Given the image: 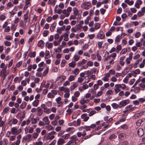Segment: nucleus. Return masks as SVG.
I'll return each mask as SVG.
<instances>
[{"instance_id": "nucleus-1", "label": "nucleus", "mask_w": 145, "mask_h": 145, "mask_svg": "<svg viewBox=\"0 0 145 145\" xmlns=\"http://www.w3.org/2000/svg\"><path fill=\"white\" fill-rule=\"evenodd\" d=\"M77 136H76L73 135L70 138L71 140L69 141L66 144L67 145H75L76 144V141L78 140V139L76 138Z\"/></svg>"}, {"instance_id": "nucleus-2", "label": "nucleus", "mask_w": 145, "mask_h": 145, "mask_svg": "<svg viewBox=\"0 0 145 145\" xmlns=\"http://www.w3.org/2000/svg\"><path fill=\"white\" fill-rule=\"evenodd\" d=\"M22 130L20 128L18 130L17 128L15 127H12L11 129L10 132L13 135H18L21 133Z\"/></svg>"}, {"instance_id": "nucleus-3", "label": "nucleus", "mask_w": 145, "mask_h": 145, "mask_svg": "<svg viewBox=\"0 0 145 145\" xmlns=\"http://www.w3.org/2000/svg\"><path fill=\"white\" fill-rule=\"evenodd\" d=\"M91 6V4L89 2H85L82 5V7L83 8L86 9H89Z\"/></svg>"}, {"instance_id": "nucleus-4", "label": "nucleus", "mask_w": 145, "mask_h": 145, "mask_svg": "<svg viewBox=\"0 0 145 145\" xmlns=\"http://www.w3.org/2000/svg\"><path fill=\"white\" fill-rule=\"evenodd\" d=\"M129 103V99H127L125 100H123L120 101L119 104L121 105L122 106H124L126 105Z\"/></svg>"}, {"instance_id": "nucleus-5", "label": "nucleus", "mask_w": 145, "mask_h": 145, "mask_svg": "<svg viewBox=\"0 0 145 145\" xmlns=\"http://www.w3.org/2000/svg\"><path fill=\"white\" fill-rule=\"evenodd\" d=\"M66 76L64 75H61L59 76L57 78L56 81L58 82V83H61L66 79Z\"/></svg>"}, {"instance_id": "nucleus-6", "label": "nucleus", "mask_w": 145, "mask_h": 145, "mask_svg": "<svg viewBox=\"0 0 145 145\" xmlns=\"http://www.w3.org/2000/svg\"><path fill=\"white\" fill-rule=\"evenodd\" d=\"M138 135L139 137L142 136L144 134L143 129L141 128H139L137 131Z\"/></svg>"}, {"instance_id": "nucleus-7", "label": "nucleus", "mask_w": 145, "mask_h": 145, "mask_svg": "<svg viewBox=\"0 0 145 145\" xmlns=\"http://www.w3.org/2000/svg\"><path fill=\"white\" fill-rule=\"evenodd\" d=\"M87 116V114L86 113L84 114L81 115V118L83 119L84 121H86L89 119V117Z\"/></svg>"}, {"instance_id": "nucleus-8", "label": "nucleus", "mask_w": 145, "mask_h": 145, "mask_svg": "<svg viewBox=\"0 0 145 145\" xmlns=\"http://www.w3.org/2000/svg\"><path fill=\"white\" fill-rule=\"evenodd\" d=\"M144 113L143 111L139 113L135 114L133 117V119H135L140 117Z\"/></svg>"}, {"instance_id": "nucleus-9", "label": "nucleus", "mask_w": 145, "mask_h": 145, "mask_svg": "<svg viewBox=\"0 0 145 145\" xmlns=\"http://www.w3.org/2000/svg\"><path fill=\"white\" fill-rule=\"evenodd\" d=\"M98 38L101 39H103L105 37V34L103 31H100L97 35Z\"/></svg>"}, {"instance_id": "nucleus-10", "label": "nucleus", "mask_w": 145, "mask_h": 145, "mask_svg": "<svg viewBox=\"0 0 145 145\" xmlns=\"http://www.w3.org/2000/svg\"><path fill=\"white\" fill-rule=\"evenodd\" d=\"M120 84H117L115 85V88L114 90L116 94L118 93L120 91Z\"/></svg>"}, {"instance_id": "nucleus-11", "label": "nucleus", "mask_w": 145, "mask_h": 145, "mask_svg": "<svg viewBox=\"0 0 145 145\" xmlns=\"http://www.w3.org/2000/svg\"><path fill=\"white\" fill-rule=\"evenodd\" d=\"M78 85V84L77 82L74 83L71 86L70 88V90L72 91L74 90L75 88H76Z\"/></svg>"}, {"instance_id": "nucleus-12", "label": "nucleus", "mask_w": 145, "mask_h": 145, "mask_svg": "<svg viewBox=\"0 0 145 145\" xmlns=\"http://www.w3.org/2000/svg\"><path fill=\"white\" fill-rule=\"evenodd\" d=\"M5 72L6 71H4L3 69H2L1 72V74L2 75V79L3 81L5 80L7 75V74Z\"/></svg>"}, {"instance_id": "nucleus-13", "label": "nucleus", "mask_w": 145, "mask_h": 145, "mask_svg": "<svg viewBox=\"0 0 145 145\" xmlns=\"http://www.w3.org/2000/svg\"><path fill=\"white\" fill-rule=\"evenodd\" d=\"M44 41L42 40H41L39 41L37 45L39 47H40L42 48V47H44Z\"/></svg>"}, {"instance_id": "nucleus-14", "label": "nucleus", "mask_w": 145, "mask_h": 145, "mask_svg": "<svg viewBox=\"0 0 145 145\" xmlns=\"http://www.w3.org/2000/svg\"><path fill=\"white\" fill-rule=\"evenodd\" d=\"M42 120L45 124L47 125L49 124L50 123V121L49 120L47 116L44 117L43 118Z\"/></svg>"}, {"instance_id": "nucleus-15", "label": "nucleus", "mask_w": 145, "mask_h": 145, "mask_svg": "<svg viewBox=\"0 0 145 145\" xmlns=\"http://www.w3.org/2000/svg\"><path fill=\"white\" fill-rule=\"evenodd\" d=\"M20 25L23 29H25L27 26L26 24H24L23 20H21L20 23Z\"/></svg>"}, {"instance_id": "nucleus-16", "label": "nucleus", "mask_w": 145, "mask_h": 145, "mask_svg": "<svg viewBox=\"0 0 145 145\" xmlns=\"http://www.w3.org/2000/svg\"><path fill=\"white\" fill-rule=\"evenodd\" d=\"M125 58V56H124L123 57H120L119 63H120V64L122 66H123L124 65V63L123 61V60Z\"/></svg>"}, {"instance_id": "nucleus-17", "label": "nucleus", "mask_w": 145, "mask_h": 145, "mask_svg": "<svg viewBox=\"0 0 145 145\" xmlns=\"http://www.w3.org/2000/svg\"><path fill=\"white\" fill-rule=\"evenodd\" d=\"M28 12H27L24 15V22L25 23H26L27 22V19H28Z\"/></svg>"}, {"instance_id": "nucleus-18", "label": "nucleus", "mask_w": 145, "mask_h": 145, "mask_svg": "<svg viewBox=\"0 0 145 145\" xmlns=\"http://www.w3.org/2000/svg\"><path fill=\"white\" fill-rule=\"evenodd\" d=\"M69 35L68 34V33H66L64 34V35L63 36V37H64V40L65 41H67L69 40V38H68Z\"/></svg>"}, {"instance_id": "nucleus-19", "label": "nucleus", "mask_w": 145, "mask_h": 145, "mask_svg": "<svg viewBox=\"0 0 145 145\" xmlns=\"http://www.w3.org/2000/svg\"><path fill=\"white\" fill-rule=\"evenodd\" d=\"M37 109V114L39 116H41L43 113L42 109L39 107H38Z\"/></svg>"}, {"instance_id": "nucleus-20", "label": "nucleus", "mask_w": 145, "mask_h": 145, "mask_svg": "<svg viewBox=\"0 0 145 145\" xmlns=\"http://www.w3.org/2000/svg\"><path fill=\"white\" fill-rule=\"evenodd\" d=\"M72 10L74 12V14L75 16L78 15V11L76 8L75 7Z\"/></svg>"}, {"instance_id": "nucleus-21", "label": "nucleus", "mask_w": 145, "mask_h": 145, "mask_svg": "<svg viewBox=\"0 0 145 145\" xmlns=\"http://www.w3.org/2000/svg\"><path fill=\"white\" fill-rule=\"evenodd\" d=\"M64 141L65 140L63 139V138H60L57 141V144L59 145H61L64 143Z\"/></svg>"}, {"instance_id": "nucleus-22", "label": "nucleus", "mask_w": 145, "mask_h": 145, "mask_svg": "<svg viewBox=\"0 0 145 145\" xmlns=\"http://www.w3.org/2000/svg\"><path fill=\"white\" fill-rule=\"evenodd\" d=\"M12 121V123L10 124V125H11L12 124L14 125L16 124L18 122V120L16 118H13L12 120H11L10 122Z\"/></svg>"}, {"instance_id": "nucleus-23", "label": "nucleus", "mask_w": 145, "mask_h": 145, "mask_svg": "<svg viewBox=\"0 0 145 145\" xmlns=\"http://www.w3.org/2000/svg\"><path fill=\"white\" fill-rule=\"evenodd\" d=\"M111 106L114 109H117L119 107V105L115 103H112L111 104Z\"/></svg>"}, {"instance_id": "nucleus-24", "label": "nucleus", "mask_w": 145, "mask_h": 145, "mask_svg": "<svg viewBox=\"0 0 145 145\" xmlns=\"http://www.w3.org/2000/svg\"><path fill=\"white\" fill-rule=\"evenodd\" d=\"M39 103V100H35L32 103L33 106L36 107L37 106Z\"/></svg>"}, {"instance_id": "nucleus-25", "label": "nucleus", "mask_w": 145, "mask_h": 145, "mask_svg": "<svg viewBox=\"0 0 145 145\" xmlns=\"http://www.w3.org/2000/svg\"><path fill=\"white\" fill-rule=\"evenodd\" d=\"M76 65V62L74 61H72V62L70 63L69 64V65L72 68L75 67Z\"/></svg>"}, {"instance_id": "nucleus-26", "label": "nucleus", "mask_w": 145, "mask_h": 145, "mask_svg": "<svg viewBox=\"0 0 145 145\" xmlns=\"http://www.w3.org/2000/svg\"><path fill=\"white\" fill-rule=\"evenodd\" d=\"M27 103L26 102H23L20 106V108L22 109H24L26 107Z\"/></svg>"}, {"instance_id": "nucleus-27", "label": "nucleus", "mask_w": 145, "mask_h": 145, "mask_svg": "<svg viewBox=\"0 0 145 145\" xmlns=\"http://www.w3.org/2000/svg\"><path fill=\"white\" fill-rule=\"evenodd\" d=\"M143 121V119L141 120H139L137 121L136 123V125L138 126H140L141 125Z\"/></svg>"}, {"instance_id": "nucleus-28", "label": "nucleus", "mask_w": 145, "mask_h": 145, "mask_svg": "<svg viewBox=\"0 0 145 145\" xmlns=\"http://www.w3.org/2000/svg\"><path fill=\"white\" fill-rule=\"evenodd\" d=\"M121 39L120 36V35H118L117 36L115 40V43H117L119 41H120V40Z\"/></svg>"}, {"instance_id": "nucleus-29", "label": "nucleus", "mask_w": 145, "mask_h": 145, "mask_svg": "<svg viewBox=\"0 0 145 145\" xmlns=\"http://www.w3.org/2000/svg\"><path fill=\"white\" fill-rule=\"evenodd\" d=\"M80 57V56H79L77 55H74L73 57L74 61H78L79 60Z\"/></svg>"}, {"instance_id": "nucleus-30", "label": "nucleus", "mask_w": 145, "mask_h": 145, "mask_svg": "<svg viewBox=\"0 0 145 145\" xmlns=\"http://www.w3.org/2000/svg\"><path fill=\"white\" fill-rule=\"evenodd\" d=\"M95 28L96 29H99L101 26V24L99 23H96L95 24Z\"/></svg>"}, {"instance_id": "nucleus-31", "label": "nucleus", "mask_w": 145, "mask_h": 145, "mask_svg": "<svg viewBox=\"0 0 145 145\" xmlns=\"http://www.w3.org/2000/svg\"><path fill=\"white\" fill-rule=\"evenodd\" d=\"M50 57V53L48 51H46L45 53V59H48Z\"/></svg>"}, {"instance_id": "nucleus-32", "label": "nucleus", "mask_w": 145, "mask_h": 145, "mask_svg": "<svg viewBox=\"0 0 145 145\" xmlns=\"http://www.w3.org/2000/svg\"><path fill=\"white\" fill-rule=\"evenodd\" d=\"M79 72V70L78 68L75 69L74 71H73L72 72L74 74L76 75H77Z\"/></svg>"}, {"instance_id": "nucleus-33", "label": "nucleus", "mask_w": 145, "mask_h": 145, "mask_svg": "<svg viewBox=\"0 0 145 145\" xmlns=\"http://www.w3.org/2000/svg\"><path fill=\"white\" fill-rule=\"evenodd\" d=\"M116 137L117 136L114 134H112L109 137V139L112 140L113 139L116 138Z\"/></svg>"}, {"instance_id": "nucleus-34", "label": "nucleus", "mask_w": 145, "mask_h": 145, "mask_svg": "<svg viewBox=\"0 0 145 145\" xmlns=\"http://www.w3.org/2000/svg\"><path fill=\"white\" fill-rule=\"evenodd\" d=\"M69 134H66L65 135H63L61 136V137L65 139H68L69 137Z\"/></svg>"}, {"instance_id": "nucleus-35", "label": "nucleus", "mask_w": 145, "mask_h": 145, "mask_svg": "<svg viewBox=\"0 0 145 145\" xmlns=\"http://www.w3.org/2000/svg\"><path fill=\"white\" fill-rule=\"evenodd\" d=\"M49 71V68L47 67L46 69L44 71L43 73V76H45L46 74Z\"/></svg>"}, {"instance_id": "nucleus-36", "label": "nucleus", "mask_w": 145, "mask_h": 145, "mask_svg": "<svg viewBox=\"0 0 145 145\" xmlns=\"http://www.w3.org/2000/svg\"><path fill=\"white\" fill-rule=\"evenodd\" d=\"M65 9L63 10V13L65 15V16L66 17H68L69 15V13Z\"/></svg>"}, {"instance_id": "nucleus-37", "label": "nucleus", "mask_w": 145, "mask_h": 145, "mask_svg": "<svg viewBox=\"0 0 145 145\" xmlns=\"http://www.w3.org/2000/svg\"><path fill=\"white\" fill-rule=\"evenodd\" d=\"M87 62V66H88V67H91L93 65V62L90 61H89Z\"/></svg>"}, {"instance_id": "nucleus-38", "label": "nucleus", "mask_w": 145, "mask_h": 145, "mask_svg": "<svg viewBox=\"0 0 145 145\" xmlns=\"http://www.w3.org/2000/svg\"><path fill=\"white\" fill-rule=\"evenodd\" d=\"M98 48L99 49H100L102 48V44H103V41H101V42H98Z\"/></svg>"}, {"instance_id": "nucleus-39", "label": "nucleus", "mask_w": 145, "mask_h": 145, "mask_svg": "<svg viewBox=\"0 0 145 145\" xmlns=\"http://www.w3.org/2000/svg\"><path fill=\"white\" fill-rule=\"evenodd\" d=\"M36 55V52H32L30 54H29V56L30 57H34Z\"/></svg>"}, {"instance_id": "nucleus-40", "label": "nucleus", "mask_w": 145, "mask_h": 145, "mask_svg": "<svg viewBox=\"0 0 145 145\" xmlns=\"http://www.w3.org/2000/svg\"><path fill=\"white\" fill-rule=\"evenodd\" d=\"M74 77L73 76H70L68 78L70 82H71L73 81L74 80Z\"/></svg>"}, {"instance_id": "nucleus-41", "label": "nucleus", "mask_w": 145, "mask_h": 145, "mask_svg": "<svg viewBox=\"0 0 145 145\" xmlns=\"http://www.w3.org/2000/svg\"><path fill=\"white\" fill-rule=\"evenodd\" d=\"M44 112L47 114H48L51 112V111L50 110V109H47L46 108L44 109Z\"/></svg>"}, {"instance_id": "nucleus-42", "label": "nucleus", "mask_w": 145, "mask_h": 145, "mask_svg": "<svg viewBox=\"0 0 145 145\" xmlns=\"http://www.w3.org/2000/svg\"><path fill=\"white\" fill-rule=\"evenodd\" d=\"M120 127L121 128L125 130L127 129L128 128V126L126 124H124L121 125Z\"/></svg>"}, {"instance_id": "nucleus-43", "label": "nucleus", "mask_w": 145, "mask_h": 145, "mask_svg": "<svg viewBox=\"0 0 145 145\" xmlns=\"http://www.w3.org/2000/svg\"><path fill=\"white\" fill-rule=\"evenodd\" d=\"M144 14L141 11H139L137 13V15L139 17H140L144 15Z\"/></svg>"}, {"instance_id": "nucleus-44", "label": "nucleus", "mask_w": 145, "mask_h": 145, "mask_svg": "<svg viewBox=\"0 0 145 145\" xmlns=\"http://www.w3.org/2000/svg\"><path fill=\"white\" fill-rule=\"evenodd\" d=\"M49 33V31L48 30H45L43 33V36L44 37H46Z\"/></svg>"}, {"instance_id": "nucleus-45", "label": "nucleus", "mask_w": 145, "mask_h": 145, "mask_svg": "<svg viewBox=\"0 0 145 145\" xmlns=\"http://www.w3.org/2000/svg\"><path fill=\"white\" fill-rule=\"evenodd\" d=\"M47 96L49 98H54V95L51 92H49L48 93Z\"/></svg>"}, {"instance_id": "nucleus-46", "label": "nucleus", "mask_w": 145, "mask_h": 145, "mask_svg": "<svg viewBox=\"0 0 145 145\" xmlns=\"http://www.w3.org/2000/svg\"><path fill=\"white\" fill-rule=\"evenodd\" d=\"M46 128L48 131H50L53 129V127L51 125H47L46 127Z\"/></svg>"}, {"instance_id": "nucleus-47", "label": "nucleus", "mask_w": 145, "mask_h": 145, "mask_svg": "<svg viewBox=\"0 0 145 145\" xmlns=\"http://www.w3.org/2000/svg\"><path fill=\"white\" fill-rule=\"evenodd\" d=\"M20 141L17 140L16 142H13L11 145H19L20 143Z\"/></svg>"}, {"instance_id": "nucleus-48", "label": "nucleus", "mask_w": 145, "mask_h": 145, "mask_svg": "<svg viewBox=\"0 0 145 145\" xmlns=\"http://www.w3.org/2000/svg\"><path fill=\"white\" fill-rule=\"evenodd\" d=\"M38 135V133H34L33 134V137L34 139H36L37 138Z\"/></svg>"}, {"instance_id": "nucleus-49", "label": "nucleus", "mask_w": 145, "mask_h": 145, "mask_svg": "<svg viewBox=\"0 0 145 145\" xmlns=\"http://www.w3.org/2000/svg\"><path fill=\"white\" fill-rule=\"evenodd\" d=\"M82 128L83 129H85L86 131H89L90 130V126H84V127H82Z\"/></svg>"}, {"instance_id": "nucleus-50", "label": "nucleus", "mask_w": 145, "mask_h": 145, "mask_svg": "<svg viewBox=\"0 0 145 145\" xmlns=\"http://www.w3.org/2000/svg\"><path fill=\"white\" fill-rule=\"evenodd\" d=\"M140 90V89L139 87H136L134 89V91L136 93H138Z\"/></svg>"}, {"instance_id": "nucleus-51", "label": "nucleus", "mask_w": 145, "mask_h": 145, "mask_svg": "<svg viewBox=\"0 0 145 145\" xmlns=\"http://www.w3.org/2000/svg\"><path fill=\"white\" fill-rule=\"evenodd\" d=\"M80 103L82 105H84L85 103H86V101L84 99H82L80 101Z\"/></svg>"}, {"instance_id": "nucleus-52", "label": "nucleus", "mask_w": 145, "mask_h": 145, "mask_svg": "<svg viewBox=\"0 0 145 145\" xmlns=\"http://www.w3.org/2000/svg\"><path fill=\"white\" fill-rule=\"evenodd\" d=\"M4 44L7 46H10L11 45V43L10 42L6 41L4 42Z\"/></svg>"}, {"instance_id": "nucleus-53", "label": "nucleus", "mask_w": 145, "mask_h": 145, "mask_svg": "<svg viewBox=\"0 0 145 145\" xmlns=\"http://www.w3.org/2000/svg\"><path fill=\"white\" fill-rule=\"evenodd\" d=\"M66 63V61L65 60H62L61 63V67H63L65 66V63Z\"/></svg>"}, {"instance_id": "nucleus-54", "label": "nucleus", "mask_w": 145, "mask_h": 145, "mask_svg": "<svg viewBox=\"0 0 145 145\" xmlns=\"http://www.w3.org/2000/svg\"><path fill=\"white\" fill-rule=\"evenodd\" d=\"M141 35V34L139 32H137L135 34V37L136 38H138Z\"/></svg>"}, {"instance_id": "nucleus-55", "label": "nucleus", "mask_w": 145, "mask_h": 145, "mask_svg": "<svg viewBox=\"0 0 145 145\" xmlns=\"http://www.w3.org/2000/svg\"><path fill=\"white\" fill-rule=\"evenodd\" d=\"M127 51V50L126 49L124 48L120 52V54H125Z\"/></svg>"}, {"instance_id": "nucleus-56", "label": "nucleus", "mask_w": 145, "mask_h": 145, "mask_svg": "<svg viewBox=\"0 0 145 145\" xmlns=\"http://www.w3.org/2000/svg\"><path fill=\"white\" fill-rule=\"evenodd\" d=\"M113 94V92L111 90H109L107 91L106 92V94L107 95H112Z\"/></svg>"}, {"instance_id": "nucleus-57", "label": "nucleus", "mask_w": 145, "mask_h": 145, "mask_svg": "<svg viewBox=\"0 0 145 145\" xmlns=\"http://www.w3.org/2000/svg\"><path fill=\"white\" fill-rule=\"evenodd\" d=\"M97 58L98 60L99 61H100L101 59V57L99 53H97Z\"/></svg>"}, {"instance_id": "nucleus-58", "label": "nucleus", "mask_w": 145, "mask_h": 145, "mask_svg": "<svg viewBox=\"0 0 145 145\" xmlns=\"http://www.w3.org/2000/svg\"><path fill=\"white\" fill-rule=\"evenodd\" d=\"M96 113V111L93 110L91 111L89 113V116H92L93 114H95Z\"/></svg>"}, {"instance_id": "nucleus-59", "label": "nucleus", "mask_w": 145, "mask_h": 145, "mask_svg": "<svg viewBox=\"0 0 145 145\" xmlns=\"http://www.w3.org/2000/svg\"><path fill=\"white\" fill-rule=\"evenodd\" d=\"M37 123V120L36 119L34 118L32 119V120H31V123L32 124H35Z\"/></svg>"}, {"instance_id": "nucleus-60", "label": "nucleus", "mask_w": 145, "mask_h": 145, "mask_svg": "<svg viewBox=\"0 0 145 145\" xmlns=\"http://www.w3.org/2000/svg\"><path fill=\"white\" fill-rule=\"evenodd\" d=\"M120 88H121V89H124L126 87V86L124 84H120Z\"/></svg>"}, {"instance_id": "nucleus-61", "label": "nucleus", "mask_w": 145, "mask_h": 145, "mask_svg": "<svg viewBox=\"0 0 145 145\" xmlns=\"http://www.w3.org/2000/svg\"><path fill=\"white\" fill-rule=\"evenodd\" d=\"M10 28L9 26H7L5 28V31L6 32H8L10 31Z\"/></svg>"}, {"instance_id": "nucleus-62", "label": "nucleus", "mask_w": 145, "mask_h": 145, "mask_svg": "<svg viewBox=\"0 0 145 145\" xmlns=\"http://www.w3.org/2000/svg\"><path fill=\"white\" fill-rule=\"evenodd\" d=\"M77 30H80L82 28V27L80 24H78L76 25V27Z\"/></svg>"}, {"instance_id": "nucleus-63", "label": "nucleus", "mask_w": 145, "mask_h": 145, "mask_svg": "<svg viewBox=\"0 0 145 145\" xmlns=\"http://www.w3.org/2000/svg\"><path fill=\"white\" fill-rule=\"evenodd\" d=\"M40 81V79L38 78H36L34 80V82L35 83H38Z\"/></svg>"}, {"instance_id": "nucleus-64", "label": "nucleus", "mask_w": 145, "mask_h": 145, "mask_svg": "<svg viewBox=\"0 0 145 145\" xmlns=\"http://www.w3.org/2000/svg\"><path fill=\"white\" fill-rule=\"evenodd\" d=\"M6 18V17L3 14H2L0 17V20H2L3 21L4 20H5Z\"/></svg>"}]
</instances>
